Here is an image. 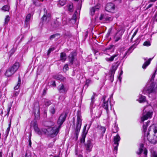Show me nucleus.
Segmentation results:
<instances>
[{
  "instance_id": "50",
  "label": "nucleus",
  "mask_w": 157,
  "mask_h": 157,
  "mask_svg": "<svg viewBox=\"0 0 157 157\" xmlns=\"http://www.w3.org/2000/svg\"><path fill=\"white\" fill-rule=\"evenodd\" d=\"M156 70L155 72V73L152 75V76L151 77V81H152V80H154V78L155 76V73L156 72Z\"/></svg>"
},
{
  "instance_id": "17",
  "label": "nucleus",
  "mask_w": 157,
  "mask_h": 157,
  "mask_svg": "<svg viewBox=\"0 0 157 157\" xmlns=\"http://www.w3.org/2000/svg\"><path fill=\"white\" fill-rule=\"evenodd\" d=\"M122 35L123 33L121 31H119L114 36L115 42H117L121 39Z\"/></svg>"
},
{
  "instance_id": "52",
  "label": "nucleus",
  "mask_w": 157,
  "mask_h": 157,
  "mask_svg": "<svg viewBox=\"0 0 157 157\" xmlns=\"http://www.w3.org/2000/svg\"><path fill=\"white\" fill-rule=\"evenodd\" d=\"M77 13V11H76L73 16V19H74L75 20H76V13Z\"/></svg>"
},
{
  "instance_id": "36",
  "label": "nucleus",
  "mask_w": 157,
  "mask_h": 157,
  "mask_svg": "<svg viewBox=\"0 0 157 157\" xmlns=\"http://www.w3.org/2000/svg\"><path fill=\"white\" fill-rule=\"evenodd\" d=\"M144 147V145L143 144H141L140 145V148L139 149V152H137V154L138 155L140 154L143 151V148Z\"/></svg>"
},
{
  "instance_id": "19",
  "label": "nucleus",
  "mask_w": 157,
  "mask_h": 157,
  "mask_svg": "<svg viewBox=\"0 0 157 157\" xmlns=\"http://www.w3.org/2000/svg\"><path fill=\"white\" fill-rule=\"evenodd\" d=\"M54 78L59 80L61 81H64L66 78L61 75H56L53 76Z\"/></svg>"
},
{
  "instance_id": "62",
  "label": "nucleus",
  "mask_w": 157,
  "mask_h": 157,
  "mask_svg": "<svg viewBox=\"0 0 157 157\" xmlns=\"http://www.w3.org/2000/svg\"><path fill=\"white\" fill-rule=\"evenodd\" d=\"M112 46H111L110 47H109V48H106L105 49V50L106 51H107V50H109L110 49H111V48L112 47Z\"/></svg>"
},
{
  "instance_id": "46",
  "label": "nucleus",
  "mask_w": 157,
  "mask_h": 157,
  "mask_svg": "<svg viewBox=\"0 0 157 157\" xmlns=\"http://www.w3.org/2000/svg\"><path fill=\"white\" fill-rule=\"evenodd\" d=\"M25 156V157H31V153L29 151H26Z\"/></svg>"
},
{
  "instance_id": "27",
  "label": "nucleus",
  "mask_w": 157,
  "mask_h": 157,
  "mask_svg": "<svg viewBox=\"0 0 157 157\" xmlns=\"http://www.w3.org/2000/svg\"><path fill=\"white\" fill-rule=\"evenodd\" d=\"M152 59L150 58L148 60L146 61L142 66V68L144 69H145L146 67L150 64L151 61L152 60Z\"/></svg>"
},
{
  "instance_id": "12",
  "label": "nucleus",
  "mask_w": 157,
  "mask_h": 157,
  "mask_svg": "<svg viewBox=\"0 0 157 157\" xmlns=\"http://www.w3.org/2000/svg\"><path fill=\"white\" fill-rule=\"evenodd\" d=\"M148 85L149 84H148L147 85L148 87H147V88L146 89H145L144 90L147 91L149 93L154 92L155 91V89L154 88V85L153 83L151 82L150 84V86H148Z\"/></svg>"
},
{
  "instance_id": "55",
  "label": "nucleus",
  "mask_w": 157,
  "mask_h": 157,
  "mask_svg": "<svg viewBox=\"0 0 157 157\" xmlns=\"http://www.w3.org/2000/svg\"><path fill=\"white\" fill-rule=\"evenodd\" d=\"M19 94L18 92L15 91L13 94V96L14 97L17 96Z\"/></svg>"
},
{
  "instance_id": "33",
  "label": "nucleus",
  "mask_w": 157,
  "mask_h": 157,
  "mask_svg": "<svg viewBox=\"0 0 157 157\" xmlns=\"http://www.w3.org/2000/svg\"><path fill=\"white\" fill-rule=\"evenodd\" d=\"M33 3L35 6H39L41 5V3L39 0H33Z\"/></svg>"
},
{
  "instance_id": "32",
  "label": "nucleus",
  "mask_w": 157,
  "mask_h": 157,
  "mask_svg": "<svg viewBox=\"0 0 157 157\" xmlns=\"http://www.w3.org/2000/svg\"><path fill=\"white\" fill-rule=\"evenodd\" d=\"M21 82V79L20 77V76H19V78H18V81L17 84V85L14 87V89L15 90H17L18 89V88H19V87L20 86Z\"/></svg>"
},
{
  "instance_id": "18",
  "label": "nucleus",
  "mask_w": 157,
  "mask_h": 157,
  "mask_svg": "<svg viewBox=\"0 0 157 157\" xmlns=\"http://www.w3.org/2000/svg\"><path fill=\"white\" fill-rule=\"evenodd\" d=\"M31 14H28L26 16L25 21V26L26 27H28L29 26V22L31 20Z\"/></svg>"
},
{
  "instance_id": "10",
  "label": "nucleus",
  "mask_w": 157,
  "mask_h": 157,
  "mask_svg": "<svg viewBox=\"0 0 157 157\" xmlns=\"http://www.w3.org/2000/svg\"><path fill=\"white\" fill-rule=\"evenodd\" d=\"M115 8V5L114 4L112 3H109L107 4L105 9L108 12L113 13Z\"/></svg>"
},
{
  "instance_id": "44",
  "label": "nucleus",
  "mask_w": 157,
  "mask_h": 157,
  "mask_svg": "<svg viewBox=\"0 0 157 157\" xmlns=\"http://www.w3.org/2000/svg\"><path fill=\"white\" fill-rule=\"evenodd\" d=\"M73 8V6L72 4L69 5L68 6V10L70 12H72V11Z\"/></svg>"
},
{
  "instance_id": "25",
  "label": "nucleus",
  "mask_w": 157,
  "mask_h": 157,
  "mask_svg": "<svg viewBox=\"0 0 157 157\" xmlns=\"http://www.w3.org/2000/svg\"><path fill=\"white\" fill-rule=\"evenodd\" d=\"M117 56V54H114L111 56L110 57L106 58L105 59L107 62H112L114 58Z\"/></svg>"
},
{
  "instance_id": "38",
  "label": "nucleus",
  "mask_w": 157,
  "mask_h": 157,
  "mask_svg": "<svg viewBox=\"0 0 157 157\" xmlns=\"http://www.w3.org/2000/svg\"><path fill=\"white\" fill-rule=\"evenodd\" d=\"M10 126H11V122H10V123L9 124V126H8V128H7V129L6 131V136H7L8 135V134L9 132H10Z\"/></svg>"
},
{
  "instance_id": "30",
  "label": "nucleus",
  "mask_w": 157,
  "mask_h": 157,
  "mask_svg": "<svg viewBox=\"0 0 157 157\" xmlns=\"http://www.w3.org/2000/svg\"><path fill=\"white\" fill-rule=\"evenodd\" d=\"M35 131L39 135H42L44 134V133L42 131V129L40 130V129L38 128V126L34 128Z\"/></svg>"
},
{
  "instance_id": "57",
  "label": "nucleus",
  "mask_w": 157,
  "mask_h": 157,
  "mask_svg": "<svg viewBox=\"0 0 157 157\" xmlns=\"http://www.w3.org/2000/svg\"><path fill=\"white\" fill-rule=\"evenodd\" d=\"M137 32H138V29H137L135 31V32L133 34V35L132 36V37H134L136 35Z\"/></svg>"
},
{
  "instance_id": "29",
  "label": "nucleus",
  "mask_w": 157,
  "mask_h": 157,
  "mask_svg": "<svg viewBox=\"0 0 157 157\" xmlns=\"http://www.w3.org/2000/svg\"><path fill=\"white\" fill-rule=\"evenodd\" d=\"M150 123V121H147V122L145 123L143 125V131L144 133V134H145V135H146V132L147 130V126L148 125V124Z\"/></svg>"
},
{
  "instance_id": "16",
  "label": "nucleus",
  "mask_w": 157,
  "mask_h": 157,
  "mask_svg": "<svg viewBox=\"0 0 157 157\" xmlns=\"http://www.w3.org/2000/svg\"><path fill=\"white\" fill-rule=\"evenodd\" d=\"M76 56V54L75 52H72L68 56V59L70 64L72 65L75 59V57Z\"/></svg>"
},
{
  "instance_id": "59",
  "label": "nucleus",
  "mask_w": 157,
  "mask_h": 157,
  "mask_svg": "<svg viewBox=\"0 0 157 157\" xmlns=\"http://www.w3.org/2000/svg\"><path fill=\"white\" fill-rule=\"evenodd\" d=\"M144 153L145 156L147 155V150L145 149L144 151Z\"/></svg>"
},
{
  "instance_id": "47",
  "label": "nucleus",
  "mask_w": 157,
  "mask_h": 157,
  "mask_svg": "<svg viewBox=\"0 0 157 157\" xmlns=\"http://www.w3.org/2000/svg\"><path fill=\"white\" fill-rule=\"evenodd\" d=\"M150 45V42L147 41L145 42L143 44L144 45L146 46H149Z\"/></svg>"
},
{
  "instance_id": "26",
  "label": "nucleus",
  "mask_w": 157,
  "mask_h": 157,
  "mask_svg": "<svg viewBox=\"0 0 157 157\" xmlns=\"http://www.w3.org/2000/svg\"><path fill=\"white\" fill-rule=\"evenodd\" d=\"M118 67V65H117V63L113 65L112 66V68L111 70L110 73H112V74H114L116 70Z\"/></svg>"
},
{
  "instance_id": "8",
  "label": "nucleus",
  "mask_w": 157,
  "mask_h": 157,
  "mask_svg": "<svg viewBox=\"0 0 157 157\" xmlns=\"http://www.w3.org/2000/svg\"><path fill=\"white\" fill-rule=\"evenodd\" d=\"M93 140L90 139L87 140L86 143L85 144V147L87 152H89L91 151L93 147L92 143Z\"/></svg>"
},
{
  "instance_id": "35",
  "label": "nucleus",
  "mask_w": 157,
  "mask_h": 157,
  "mask_svg": "<svg viewBox=\"0 0 157 157\" xmlns=\"http://www.w3.org/2000/svg\"><path fill=\"white\" fill-rule=\"evenodd\" d=\"M98 127L102 133L103 134L105 132L106 130V128L105 127L99 126Z\"/></svg>"
},
{
  "instance_id": "58",
  "label": "nucleus",
  "mask_w": 157,
  "mask_h": 157,
  "mask_svg": "<svg viewBox=\"0 0 157 157\" xmlns=\"http://www.w3.org/2000/svg\"><path fill=\"white\" fill-rule=\"evenodd\" d=\"M122 0H115L114 1L117 3L119 4L121 2Z\"/></svg>"
},
{
  "instance_id": "49",
  "label": "nucleus",
  "mask_w": 157,
  "mask_h": 157,
  "mask_svg": "<svg viewBox=\"0 0 157 157\" xmlns=\"http://www.w3.org/2000/svg\"><path fill=\"white\" fill-rule=\"evenodd\" d=\"M54 142L50 143L48 145V147L49 148H52L53 147V146L54 145Z\"/></svg>"
},
{
  "instance_id": "14",
  "label": "nucleus",
  "mask_w": 157,
  "mask_h": 157,
  "mask_svg": "<svg viewBox=\"0 0 157 157\" xmlns=\"http://www.w3.org/2000/svg\"><path fill=\"white\" fill-rule=\"evenodd\" d=\"M150 131L153 132V134L157 137V124H153L151 126L148 130V132H149Z\"/></svg>"
},
{
  "instance_id": "11",
  "label": "nucleus",
  "mask_w": 157,
  "mask_h": 157,
  "mask_svg": "<svg viewBox=\"0 0 157 157\" xmlns=\"http://www.w3.org/2000/svg\"><path fill=\"white\" fill-rule=\"evenodd\" d=\"M87 126V124H86L84 127L81 136V138L80 140V142L81 143H84L85 141V139L88 132V130H86Z\"/></svg>"
},
{
  "instance_id": "23",
  "label": "nucleus",
  "mask_w": 157,
  "mask_h": 157,
  "mask_svg": "<svg viewBox=\"0 0 157 157\" xmlns=\"http://www.w3.org/2000/svg\"><path fill=\"white\" fill-rule=\"evenodd\" d=\"M139 98L137 100L140 103L144 102L146 101V97L145 96L141 94H140L139 96Z\"/></svg>"
},
{
  "instance_id": "63",
  "label": "nucleus",
  "mask_w": 157,
  "mask_h": 157,
  "mask_svg": "<svg viewBox=\"0 0 157 157\" xmlns=\"http://www.w3.org/2000/svg\"><path fill=\"white\" fill-rule=\"evenodd\" d=\"M52 85L53 86H56V82H55V81H53V82H52Z\"/></svg>"
},
{
  "instance_id": "4",
  "label": "nucleus",
  "mask_w": 157,
  "mask_h": 157,
  "mask_svg": "<svg viewBox=\"0 0 157 157\" xmlns=\"http://www.w3.org/2000/svg\"><path fill=\"white\" fill-rule=\"evenodd\" d=\"M153 113L152 111H146L145 110V109H144L143 110V116L141 117V122H143L145 120L151 118Z\"/></svg>"
},
{
  "instance_id": "22",
  "label": "nucleus",
  "mask_w": 157,
  "mask_h": 157,
  "mask_svg": "<svg viewBox=\"0 0 157 157\" xmlns=\"http://www.w3.org/2000/svg\"><path fill=\"white\" fill-rule=\"evenodd\" d=\"M99 7L100 6L98 5L92 7L90 9V12L91 15H93L95 12L99 10Z\"/></svg>"
},
{
  "instance_id": "34",
  "label": "nucleus",
  "mask_w": 157,
  "mask_h": 157,
  "mask_svg": "<svg viewBox=\"0 0 157 157\" xmlns=\"http://www.w3.org/2000/svg\"><path fill=\"white\" fill-rule=\"evenodd\" d=\"M9 6L8 5H6L2 7V10L4 11H7L9 10Z\"/></svg>"
},
{
  "instance_id": "6",
  "label": "nucleus",
  "mask_w": 157,
  "mask_h": 157,
  "mask_svg": "<svg viewBox=\"0 0 157 157\" xmlns=\"http://www.w3.org/2000/svg\"><path fill=\"white\" fill-rule=\"evenodd\" d=\"M121 139L119 135L117 134L116 136L113 137L114 144V152H117V150L118 147L119 145V143Z\"/></svg>"
},
{
  "instance_id": "21",
  "label": "nucleus",
  "mask_w": 157,
  "mask_h": 157,
  "mask_svg": "<svg viewBox=\"0 0 157 157\" xmlns=\"http://www.w3.org/2000/svg\"><path fill=\"white\" fill-rule=\"evenodd\" d=\"M95 99V94L94 93L91 98V102L90 103V107L91 108H94L96 107L95 104H94Z\"/></svg>"
},
{
  "instance_id": "61",
  "label": "nucleus",
  "mask_w": 157,
  "mask_h": 157,
  "mask_svg": "<svg viewBox=\"0 0 157 157\" xmlns=\"http://www.w3.org/2000/svg\"><path fill=\"white\" fill-rule=\"evenodd\" d=\"M135 45V44H133V45H132V46H131V47L129 48V49H128V50H130L132 48L134 47V46Z\"/></svg>"
},
{
  "instance_id": "24",
  "label": "nucleus",
  "mask_w": 157,
  "mask_h": 157,
  "mask_svg": "<svg viewBox=\"0 0 157 157\" xmlns=\"http://www.w3.org/2000/svg\"><path fill=\"white\" fill-rule=\"evenodd\" d=\"M67 59L66 54L65 52L60 53V60L63 62H64Z\"/></svg>"
},
{
  "instance_id": "40",
  "label": "nucleus",
  "mask_w": 157,
  "mask_h": 157,
  "mask_svg": "<svg viewBox=\"0 0 157 157\" xmlns=\"http://www.w3.org/2000/svg\"><path fill=\"white\" fill-rule=\"evenodd\" d=\"M51 104V102L50 101L46 99L45 101V105L48 107Z\"/></svg>"
},
{
  "instance_id": "56",
  "label": "nucleus",
  "mask_w": 157,
  "mask_h": 157,
  "mask_svg": "<svg viewBox=\"0 0 157 157\" xmlns=\"http://www.w3.org/2000/svg\"><path fill=\"white\" fill-rule=\"evenodd\" d=\"M153 4H149L146 7V10H148L149 8H151L153 6Z\"/></svg>"
},
{
  "instance_id": "42",
  "label": "nucleus",
  "mask_w": 157,
  "mask_h": 157,
  "mask_svg": "<svg viewBox=\"0 0 157 157\" xmlns=\"http://www.w3.org/2000/svg\"><path fill=\"white\" fill-rule=\"evenodd\" d=\"M110 75L109 77V79L111 82H112L113 81V77L114 74H112V73H110Z\"/></svg>"
},
{
  "instance_id": "53",
  "label": "nucleus",
  "mask_w": 157,
  "mask_h": 157,
  "mask_svg": "<svg viewBox=\"0 0 157 157\" xmlns=\"http://www.w3.org/2000/svg\"><path fill=\"white\" fill-rule=\"evenodd\" d=\"M149 106H151L152 107H157V101H155V104L153 106L151 104H149Z\"/></svg>"
},
{
  "instance_id": "7",
  "label": "nucleus",
  "mask_w": 157,
  "mask_h": 157,
  "mask_svg": "<svg viewBox=\"0 0 157 157\" xmlns=\"http://www.w3.org/2000/svg\"><path fill=\"white\" fill-rule=\"evenodd\" d=\"M106 97V96H104L103 97L102 100L103 101V104L102 105V107L103 108H109L110 107L111 108L113 106V105L111 104L110 101L109 102V98H108V100L107 101H105V99Z\"/></svg>"
},
{
  "instance_id": "31",
  "label": "nucleus",
  "mask_w": 157,
  "mask_h": 157,
  "mask_svg": "<svg viewBox=\"0 0 157 157\" xmlns=\"http://www.w3.org/2000/svg\"><path fill=\"white\" fill-rule=\"evenodd\" d=\"M119 130L118 128V127L117 125L115 123V124L112 128V132L113 133L117 132Z\"/></svg>"
},
{
  "instance_id": "64",
  "label": "nucleus",
  "mask_w": 157,
  "mask_h": 157,
  "mask_svg": "<svg viewBox=\"0 0 157 157\" xmlns=\"http://www.w3.org/2000/svg\"><path fill=\"white\" fill-rule=\"evenodd\" d=\"M31 141L30 140H29V145H30V146H31Z\"/></svg>"
},
{
  "instance_id": "43",
  "label": "nucleus",
  "mask_w": 157,
  "mask_h": 157,
  "mask_svg": "<svg viewBox=\"0 0 157 157\" xmlns=\"http://www.w3.org/2000/svg\"><path fill=\"white\" fill-rule=\"evenodd\" d=\"M54 24V26L56 28L59 26L60 25L59 22L57 21H55Z\"/></svg>"
},
{
  "instance_id": "1",
  "label": "nucleus",
  "mask_w": 157,
  "mask_h": 157,
  "mask_svg": "<svg viewBox=\"0 0 157 157\" xmlns=\"http://www.w3.org/2000/svg\"><path fill=\"white\" fill-rule=\"evenodd\" d=\"M67 113L65 112L63 113L60 115L57 121V127H49L48 128H42V131L44 134L54 137L56 136L59 132L61 126L65 121Z\"/></svg>"
},
{
  "instance_id": "45",
  "label": "nucleus",
  "mask_w": 157,
  "mask_h": 157,
  "mask_svg": "<svg viewBox=\"0 0 157 157\" xmlns=\"http://www.w3.org/2000/svg\"><path fill=\"white\" fill-rule=\"evenodd\" d=\"M10 20V17L9 16H6L5 19V24H7Z\"/></svg>"
},
{
  "instance_id": "15",
  "label": "nucleus",
  "mask_w": 157,
  "mask_h": 157,
  "mask_svg": "<svg viewBox=\"0 0 157 157\" xmlns=\"http://www.w3.org/2000/svg\"><path fill=\"white\" fill-rule=\"evenodd\" d=\"M57 89L60 93H66L67 90L63 84L59 85L57 87Z\"/></svg>"
},
{
  "instance_id": "39",
  "label": "nucleus",
  "mask_w": 157,
  "mask_h": 157,
  "mask_svg": "<svg viewBox=\"0 0 157 157\" xmlns=\"http://www.w3.org/2000/svg\"><path fill=\"white\" fill-rule=\"evenodd\" d=\"M31 125L34 128L38 126L37 124L36 121H34L31 122Z\"/></svg>"
},
{
  "instance_id": "3",
  "label": "nucleus",
  "mask_w": 157,
  "mask_h": 157,
  "mask_svg": "<svg viewBox=\"0 0 157 157\" xmlns=\"http://www.w3.org/2000/svg\"><path fill=\"white\" fill-rule=\"evenodd\" d=\"M19 66V63H15L12 67L7 70L5 73V75L7 77L12 75L18 69Z\"/></svg>"
},
{
  "instance_id": "5",
  "label": "nucleus",
  "mask_w": 157,
  "mask_h": 157,
  "mask_svg": "<svg viewBox=\"0 0 157 157\" xmlns=\"http://www.w3.org/2000/svg\"><path fill=\"white\" fill-rule=\"evenodd\" d=\"M146 139L151 144H155L157 143V137L154 134L151 137L148 132L147 133L146 135L145 134L144 139Z\"/></svg>"
},
{
  "instance_id": "2",
  "label": "nucleus",
  "mask_w": 157,
  "mask_h": 157,
  "mask_svg": "<svg viewBox=\"0 0 157 157\" xmlns=\"http://www.w3.org/2000/svg\"><path fill=\"white\" fill-rule=\"evenodd\" d=\"M77 116V120L75 134L76 138L77 139L82 125V116L80 109L78 110Z\"/></svg>"
},
{
  "instance_id": "37",
  "label": "nucleus",
  "mask_w": 157,
  "mask_h": 157,
  "mask_svg": "<svg viewBox=\"0 0 157 157\" xmlns=\"http://www.w3.org/2000/svg\"><path fill=\"white\" fill-rule=\"evenodd\" d=\"M151 157H157V152L152 151L151 152Z\"/></svg>"
},
{
  "instance_id": "9",
  "label": "nucleus",
  "mask_w": 157,
  "mask_h": 157,
  "mask_svg": "<svg viewBox=\"0 0 157 157\" xmlns=\"http://www.w3.org/2000/svg\"><path fill=\"white\" fill-rule=\"evenodd\" d=\"M44 13L41 19L43 22H48L50 19L51 15L50 13H47V10L46 9L44 8Z\"/></svg>"
},
{
  "instance_id": "28",
  "label": "nucleus",
  "mask_w": 157,
  "mask_h": 157,
  "mask_svg": "<svg viewBox=\"0 0 157 157\" xmlns=\"http://www.w3.org/2000/svg\"><path fill=\"white\" fill-rule=\"evenodd\" d=\"M66 1L67 0H59L57 4L58 6L60 7L63 6L66 4Z\"/></svg>"
},
{
  "instance_id": "51",
  "label": "nucleus",
  "mask_w": 157,
  "mask_h": 157,
  "mask_svg": "<svg viewBox=\"0 0 157 157\" xmlns=\"http://www.w3.org/2000/svg\"><path fill=\"white\" fill-rule=\"evenodd\" d=\"M65 69L66 71L68 70L69 67L68 65L67 64H66L63 67V69Z\"/></svg>"
},
{
  "instance_id": "41",
  "label": "nucleus",
  "mask_w": 157,
  "mask_h": 157,
  "mask_svg": "<svg viewBox=\"0 0 157 157\" xmlns=\"http://www.w3.org/2000/svg\"><path fill=\"white\" fill-rule=\"evenodd\" d=\"M59 35V34L58 33H56L55 34L52 35L50 36L49 37V39L51 40H52V39L54 38L56 36Z\"/></svg>"
},
{
  "instance_id": "13",
  "label": "nucleus",
  "mask_w": 157,
  "mask_h": 157,
  "mask_svg": "<svg viewBox=\"0 0 157 157\" xmlns=\"http://www.w3.org/2000/svg\"><path fill=\"white\" fill-rule=\"evenodd\" d=\"M99 19L101 20H103L107 22H109L113 20V18L106 14H101Z\"/></svg>"
},
{
  "instance_id": "54",
  "label": "nucleus",
  "mask_w": 157,
  "mask_h": 157,
  "mask_svg": "<svg viewBox=\"0 0 157 157\" xmlns=\"http://www.w3.org/2000/svg\"><path fill=\"white\" fill-rule=\"evenodd\" d=\"M50 111L52 114H54L55 113V110L54 109H51Z\"/></svg>"
},
{
  "instance_id": "60",
  "label": "nucleus",
  "mask_w": 157,
  "mask_h": 157,
  "mask_svg": "<svg viewBox=\"0 0 157 157\" xmlns=\"http://www.w3.org/2000/svg\"><path fill=\"white\" fill-rule=\"evenodd\" d=\"M3 152L2 150L0 151V157H2Z\"/></svg>"
},
{
  "instance_id": "48",
  "label": "nucleus",
  "mask_w": 157,
  "mask_h": 157,
  "mask_svg": "<svg viewBox=\"0 0 157 157\" xmlns=\"http://www.w3.org/2000/svg\"><path fill=\"white\" fill-rule=\"evenodd\" d=\"M54 48H50L49 49V50H48V53H47L48 55H49L50 54V53H51V51H53L54 50Z\"/></svg>"
},
{
  "instance_id": "20",
  "label": "nucleus",
  "mask_w": 157,
  "mask_h": 157,
  "mask_svg": "<svg viewBox=\"0 0 157 157\" xmlns=\"http://www.w3.org/2000/svg\"><path fill=\"white\" fill-rule=\"evenodd\" d=\"M34 112L35 118L36 119L38 120L40 118V109H34L33 110Z\"/></svg>"
}]
</instances>
